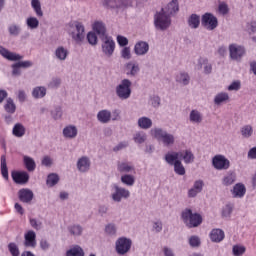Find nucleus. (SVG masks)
I'll return each instance as SVG.
<instances>
[{
  "mask_svg": "<svg viewBox=\"0 0 256 256\" xmlns=\"http://www.w3.org/2000/svg\"><path fill=\"white\" fill-rule=\"evenodd\" d=\"M0 55L4 59H7V61H21V59H23L22 55L15 53V52H11V51H9V49H7L1 45H0Z\"/></svg>",
  "mask_w": 256,
  "mask_h": 256,
  "instance_id": "nucleus-17",
  "label": "nucleus"
},
{
  "mask_svg": "<svg viewBox=\"0 0 256 256\" xmlns=\"http://www.w3.org/2000/svg\"><path fill=\"white\" fill-rule=\"evenodd\" d=\"M77 170L79 173H89L91 169V159L87 156H82L77 160Z\"/></svg>",
  "mask_w": 256,
  "mask_h": 256,
  "instance_id": "nucleus-15",
  "label": "nucleus"
},
{
  "mask_svg": "<svg viewBox=\"0 0 256 256\" xmlns=\"http://www.w3.org/2000/svg\"><path fill=\"white\" fill-rule=\"evenodd\" d=\"M189 121L192 125H201L203 123V113L197 109H193L189 113Z\"/></svg>",
  "mask_w": 256,
  "mask_h": 256,
  "instance_id": "nucleus-26",
  "label": "nucleus"
},
{
  "mask_svg": "<svg viewBox=\"0 0 256 256\" xmlns=\"http://www.w3.org/2000/svg\"><path fill=\"white\" fill-rule=\"evenodd\" d=\"M179 157L180 152L170 151L165 154L164 160L166 161V163H168V165H175L177 161H181L179 160Z\"/></svg>",
  "mask_w": 256,
  "mask_h": 256,
  "instance_id": "nucleus-37",
  "label": "nucleus"
},
{
  "mask_svg": "<svg viewBox=\"0 0 256 256\" xmlns=\"http://www.w3.org/2000/svg\"><path fill=\"white\" fill-rule=\"evenodd\" d=\"M54 59L56 61H60V63H64L69 58V48L65 46H57L54 50Z\"/></svg>",
  "mask_w": 256,
  "mask_h": 256,
  "instance_id": "nucleus-14",
  "label": "nucleus"
},
{
  "mask_svg": "<svg viewBox=\"0 0 256 256\" xmlns=\"http://www.w3.org/2000/svg\"><path fill=\"white\" fill-rule=\"evenodd\" d=\"M86 37L89 45H92V47H95V45H97L99 40L95 32H88Z\"/></svg>",
  "mask_w": 256,
  "mask_h": 256,
  "instance_id": "nucleus-58",
  "label": "nucleus"
},
{
  "mask_svg": "<svg viewBox=\"0 0 256 256\" xmlns=\"http://www.w3.org/2000/svg\"><path fill=\"white\" fill-rule=\"evenodd\" d=\"M25 25L29 31L39 29V19L35 16H28L25 20Z\"/></svg>",
  "mask_w": 256,
  "mask_h": 256,
  "instance_id": "nucleus-36",
  "label": "nucleus"
},
{
  "mask_svg": "<svg viewBox=\"0 0 256 256\" xmlns=\"http://www.w3.org/2000/svg\"><path fill=\"white\" fill-rule=\"evenodd\" d=\"M203 187H205L203 180L199 179L194 181L193 186L188 190V197L194 199V197H197V195L203 191Z\"/></svg>",
  "mask_w": 256,
  "mask_h": 256,
  "instance_id": "nucleus-18",
  "label": "nucleus"
},
{
  "mask_svg": "<svg viewBox=\"0 0 256 256\" xmlns=\"http://www.w3.org/2000/svg\"><path fill=\"white\" fill-rule=\"evenodd\" d=\"M241 89V81L234 80L228 85L227 91H239Z\"/></svg>",
  "mask_w": 256,
  "mask_h": 256,
  "instance_id": "nucleus-61",
  "label": "nucleus"
},
{
  "mask_svg": "<svg viewBox=\"0 0 256 256\" xmlns=\"http://www.w3.org/2000/svg\"><path fill=\"white\" fill-rule=\"evenodd\" d=\"M190 247L197 248L201 246V238L199 236H190L188 239Z\"/></svg>",
  "mask_w": 256,
  "mask_h": 256,
  "instance_id": "nucleus-59",
  "label": "nucleus"
},
{
  "mask_svg": "<svg viewBox=\"0 0 256 256\" xmlns=\"http://www.w3.org/2000/svg\"><path fill=\"white\" fill-rule=\"evenodd\" d=\"M8 249L12 256H19V247L17 246V244L11 242L10 244H8Z\"/></svg>",
  "mask_w": 256,
  "mask_h": 256,
  "instance_id": "nucleus-63",
  "label": "nucleus"
},
{
  "mask_svg": "<svg viewBox=\"0 0 256 256\" xmlns=\"http://www.w3.org/2000/svg\"><path fill=\"white\" fill-rule=\"evenodd\" d=\"M120 181L122 185H125L126 187H133L135 185L136 178L133 174H122Z\"/></svg>",
  "mask_w": 256,
  "mask_h": 256,
  "instance_id": "nucleus-40",
  "label": "nucleus"
},
{
  "mask_svg": "<svg viewBox=\"0 0 256 256\" xmlns=\"http://www.w3.org/2000/svg\"><path fill=\"white\" fill-rule=\"evenodd\" d=\"M228 49L230 59H232V61H241V59L245 57L246 50L244 46L239 44H230Z\"/></svg>",
  "mask_w": 256,
  "mask_h": 256,
  "instance_id": "nucleus-12",
  "label": "nucleus"
},
{
  "mask_svg": "<svg viewBox=\"0 0 256 256\" xmlns=\"http://www.w3.org/2000/svg\"><path fill=\"white\" fill-rule=\"evenodd\" d=\"M60 85H61V78H58V77L52 78L48 83L49 89H58Z\"/></svg>",
  "mask_w": 256,
  "mask_h": 256,
  "instance_id": "nucleus-62",
  "label": "nucleus"
},
{
  "mask_svg": "<svg viewBox=\"0 0 256 256\" xmlns=\"http://www.w3.org/2000/svg\"><path fill=\"white\" fill-rule=\"evenodd\" d=\"M131 197V191L125 187H121L118 184H113L110 194V199L114 203H121L123 199H129Z\"/></svg>",
  "mask_w": 256,
  "mask_h": 256,
  "instance_id": "nucleus-5",
  "label": "nucleus"
},
{
  "mask_svg": "<svg viewBox=\"0 0 256 256\" xmlns=\"http://www.w3.org/2000/svg\"><path fill=\"white\" fill-rule=\"evenodd\" d=\"M117 171L124 174L135 173V165L129 161H119L117 163Z\"/></svg>",
  "mask_w": 256,
  "mask_h": 256,
  "instance_id": "nucleus-21",
  "label": "nucleus"
},
{
  "mask_svg": "<svg viewBox=\"0 0 256 256\" xmlns=\"http://www.w3.org/2000/svg\"><path fill=\"white\" fill-rule=\"evenodd\" d=\"M66 31L77 45H81L85 41V25L83 23L79 21L69 22L66 25Z\"/></svg>",
  "mask_w": 256,
  "mask_h": 256,
  "instance_id": "nucleus-1",
  "label": "nucleus"
},
{
  "mask_svg": "<svg viewBox=\"0 0 256 256\" xmlns=\"http://www.w3.org/2000/svg\"><path fill=\"white\" fill-rule=\"evenodd\" d=\"M66 256H85V251L79 245H73L66 251Z\"/></svg>",
  "mask_w": 256,
  "mask_h": 256,
  "instance_id": "nucleus-43",
  "label": "nucleus"
},
{
  "mask_svg": "<svg viewBox=\"0 0 256 256\" xmlns=\"http://www.w3.org/2000/svg\"><path fill=\"white\" fill-rule=\"evenodd\" d=\"M11 175L14 183H17V185L29 183V173L25 171H12Z\"/></svg>",
  "mask_w": 256,
  "mask_h": 256,
  "instance_id": "nucleus-16",
  "label": "nucleus"
},
{
  "mask_svg": "<svg viewBox=\"0 0 256 256\" xmlns=\"http://www.w3.org/2000/svg\"><path fill=\"white\" fill-rule=\"evenodd\" d=\"M126 74L129 77H137L139 75V72L141 71V67H139V63L130 61L126 63Z\"/></svg>",
  "mask_w": 256,
  "mask_h": 256,
  "instance_id": "nucleus-25",
  "label": "nucleus"
},
{
  "mask_svg": "<svg viewBox=\"0 0 256 256\" xmlns=\"http://www.w3.org/2000/svg\"><path fill=\"white\" fill-rule=\"evenodd\" d=\"M245 251H247V248L241 244H236L232 247V255L234 256H243Z\"/></svg>",
  "mask_w": 256,
  "mask_h": 256,
  "instance_id": "nucleus-49",
  "label": "nucleus"
},
{
  "mask_svg": "<svg viewBox=\"0 0 256 256\" xmlns=\"http://www.w3.org/2000/svg\"><path fill=\"white\" fill-rule=\"evenodd\" d=\"M149 0H105L104 5L111 9H121L123 7H132L135 3H147Z\"/></svg>",
  "mask_w": 256,
  "mask_h": 256,
  "instance_id": "nucleus-7",
  "label": "nucleus"
},
{
  "mask_svg": "<svg viewBox=\"0 0 256 256\" xmlns=\"http://www.w3.org/2000/svg\"><path fill=\"white\" fill-rule=\"evenodd\" d=\"M231 213H233V205L232 204H226L222 208V217L225 219H229L231 217Z\"/></svg>",
  "mask_w": 256,
  "mask_h": 256,
  "instance_id": "nucleus-57",
  "label": "nucleus"
},
{
  "mask_svg": "<svg viewBox=\"0 0 256 256\" xmlns=\"http://www.w3.org/2000/svg\"><path fill=\"white\" fill-rule=\"evenodd\" d=\"M47 95V87L36 86L32 89L33 99H43Z\"/></svg>",
  "mask_w": 256,
  "mask_h": 256,
  "instance_id": "nucleus-38",
  "label": "nucleus"
},
{
  "mask_svg": "<svg viewBox=\"0 0 256 256\" xmlns=\"http://www.w3.org/2000/svg\"><path fill=\"white\" fill-rule=\"evenodd\" d=\"M96 118L102 125H107V123H111V111L108 109L100 110L97 113Z\"/></svg>",
  "mask_w": 256,
  "mask_h": 256,
  "instance_id": "nucleus-28",
  "label": "nucleus"
},
{
  "mask_svg": "<svg viewBox=\"0 0 256 256\" xmlns=\"http://www.w3.org/2000/svg\"><path fill=\"white\" fill-rule=\"evenodd\" d=\"M133 241L127 237H120L115 242V250L118 255H127L128 251H131Z\"/></svg>",
  "mask_w": 256,
  "mask_h": 256,
  "instance_id": "nucleus-9",
  "label": "nucleus"
},
{
  "mask_svg": "<svg viewBox=\"0 0 256 256\" xmlns=\"http://www.w3.org/2000/svg\"><path fill=\"white\" fill-rule=\"evenodd\" d=\"M133 82L129 79H122L115 88L116 97L121 101H127L131 97Z\"/></svg>",
  "mask_w": 256,
  "mask_h": 256,
  "instance_id": "nucleus-3",
  "label": "nucleus"
},
{
  "mask_svg": "<svg viewBox=\"0 0 256 256\" xmlns=\"http://www.w3.org/2000/svg\"><path fill=\"white\" fill-rule=\"evenodd\" d=\"M57 183H59V175L55 173L49 174L46 180V185L48 187H55Z\"/></svg>",
  "mask_w": 256,
  "mask_h": 256,
  "instance_id": "nucleus-53",
  "label": "nucleus"
},
{
  "mask_svg": "<svg viewBox=\"0 0 256 256\" xmlns=\"http://www.w3.org/2000/svg\"><path fill=\"white\" fill-rule=\"evenodd\" d=\"M174 167V173H176V175H185L186 171H185V166H183V162L180 161H176V163L173 165Z\"/></svg>",
  "mask_w": 256,
  "mask_h": 256,
  "instance_id": "nucleus-55",
  "label": "nucleus"
},
{
  "mask_svg": "<svg viewBox=\"0 0 256 256\" xmlns=\"http://www.w3.org/2000/svg\"><path fill=\"white\" fill-rule=\"evenodd\" d=\"M12 133L14 137H23L25 135V126L20 123L16 124L13 127Z\"/></svg>",
  "mask_w": 256,
  "mask_h": 256,
  "instance_id": "nucleus-52",
  "label": "nucleus"
},
{
  "mask_svg": "<svg viewBox=\"0 0 256 256\" xmlns=\"http://www.w3.org/2000/svg\"><path fill=\"white\" fill-rule=\"evenodd\" d=\"M237 181V174L233 171H229L223 178H222V185L225 187H229L233 185Z\"/></svg>",
  "mask_w": 256,
  "mask_h": 256,
  "instance_id": "nucleus-39",
  "label": "nucleus"
},
{
  "mask_svg": "<svg viewBox=\"0 0 256 256\" xmlns=\"http://www.w3.org/2000/svg\"><path fill=\"white\" fill-rule=\"evenodd\" d=\"M51 116L58 121V119H61L63 117V109L61 108V106H57L55 107L52 111H51Z\"/></svg>",
  "mask_w": 256,
  "mask_h": 256,
  "instance_id": "nucleus-60",
  "label": "nucleus"
},
{
  "mask_svg": "<svg viewBox=\"0 0 256 256\" xmlns=\"http://www.w3.org/2000/svg\"><path fill=\"white\" fill-rule=\"evenodd\" d=\"M172 20L168 14L161 10L154 15V27L157 31H167L171 27Z\"/></svg>",
  "mask_w": 256,
  "mask_h": 256,
  "instance_id": "nucleus-4",
  "label": "nucleus"
},
{
  "mask_svg": "<svg viewBox=\"0 0 256 256\" xmlns=\"http://www.w3.org/2000/svg\"><path fill=\"white\" fill-rule=\"evenodd\" d=\"M187 25L190 29H199L201 26V16L198 14H191L187 18Z\"/></svg>",
  "mask_w": 256,
  "mask_h": 256,
  "instance_id": "nucleus-33",
  "label": "nucleus"
},
{
  "mask_svg": "<svg viewBox=\"0 0 256 256\" xmlns=\"http://www.w3.org/2000/svg\"><path fill=\"white\" fill-rule=\"evenodd\" d=\"M8 33L12 37H19L21 35V26L15 23L10 24L8 26Z\"/></svg>",
  "mask_w": 256,
  "mask_h": 256,
  "instance_id": "nucleus-47",
  "label": "nucleus"
},
{
  "mask_svg": "<svg viewBox=\"0 0 256 256\" xmlns=\"http://www.w3.org/2000/svg\"><path fill=\"white\" fill-rule=\"evenodd\" d=\"M182 221L187 225V227L193 228V227H199V224L202 223L203 219L201 218V215L194 213L191 211V209H185L182 212Z\"/></svg>",
  "mask_w": 256,
  "mask_h": 256,
  "instance_id": "nucleus-6",
  "label": "nucleus"
},
{
  "mask_svg": "<svg viewBox=\"0 0 256 256\" xmlns=\"http://www.w3.org/2000/svg\"><path fill=\"white\" fill-rule=\"evenodd\" d=\"M241 135L244 139H249L253 135V127L251 125H245L241 129Z\"/></svg>",
  "mask_w": 256,
  "mask_h": 256,
  "instance_id": "nucleus-56",
  "label": "nucleus"
},
{
  "mask_svg": "<svg viewBox=\"0 0 256 256\" xmlns=\"http://www.w3.org/2000/svg\"><path fill=\"white\" fill-rule=\"evenodd\" d=\"M1 174L6 181L9 180V170L7 169V160L5 156H1Z\"/></svg>",
  "mask_w": 256,
  "mask_h": 256,
  "instance_id": "nucleus-48",
  "label": "nucleus"
},
{
  "mask_svg": "<svg viewBox=\"0 0 256 256\" xmlns=\"http://www.w3.org/2000/svg\"><path fill=\"white\" fill-rule=\"evenodd\" d=\"M210 239L213 243H221L225 239V232L221 229H213L210 232Z\"/></svg>",
  "mask_w": 256,
  "mask_h": 256,
  "instance_id": "nucleus-35",
  "label": "nucleus"
},
{
  "mask_svg": "<svg viewBox=\"0 0 256 256\" xmlns=\"http://www.w3.org/2000/svg\"><path fill=\"white\" fill-rule=\"evenodd\" d=\"M201 25L206 31H215V28L219 27V20L212 13H205L202 15Z\"/></svg>",
  "mask_w": 256,
  "mask_h": 256,
  "instance_id": "nucleus-10",
  "label": "nucleus"
},
{
  "mask_svg": "<svg viewBox=\"0 0 256 256\" xmlns=\"http://www.w3.org/2000/svg\"><path fill=\"white\" fill-rule=\"evenodd\" d=\"M150 135L160 141L164 147H173L175 145V135L156 127L150 130Z\"/></svg>",
  "mask_w": 256,
  "mask_h": 256,
  "instance_id": "nucleus-2",
  "label": "nucleus"
},
{
  "mask_svg": "<svg viewBox=\"0 0 256 256\" xmlns=\"http://www.w3.org/2000/svg\"><path fill=\"white\" fill-rule=\"evenodd\" d=\"M204 67V73L206 75H209L211 73V71H213V65H211V63H209V59L205 58V57H200L198 59V64L196 65V69H203Z\"/></svg>",
  "mask_w": 256,
  "mask_h": 256,
  "instance_id": "nucleus-27",
  "label": "nucleus"
},
{
  "mask_svg": "<svg viewBox=\"0 0 256 256\" xmlns=\"http://www.w3.org/2000/svg\"><path fill=\"white\" fill-rule=\"evenodd\" d=\"M161 11L164 12L169 17H173L179 13V0H171L166 6L161 8Z\"/></svg>",
  "mask_w": 256,
  "mask_h": 256,
  "instance_id": "nucleus-13",
  "label": "nucleus"
},
{
  "mask_svg": "<svg viewBox=\"0 0 256 256\" xmlns=\"http://www.w3.org/2000/svg\"><path fill=\"white\" fill-rule=\"evenodd\" d=\"M23 163H24L27 171H30V172L35 171V169L37 167L35 160L29 156H23Z\"/></svg>",
  "mask_w": 256,
  "mask_h": 256,
  "instance_id": "nucleus-45",
  "label": "nucleus"
},
{
  "mask_svg": "<svg viewBox=\"0 0 256 256\" xmlns=\"http://www.w3.org/2000/svg\"><path fill=\"white\" fill-rule=\"evenodd\" d=\"M137 127L142 131H148L153 127V119L148 116H141L137 119Z\"/></svg>",
  "mask_w": 256,
  "mask_h": 256,
  "instance_id": "nucleus-24",
  "label": "nucleus"
},
{
  "mask_svg": "<svg viewBox=\"0 0 256 256\" xmlns=\"http://www.w3.org/2000/svg\"><path fill=\"white\" fill-rule=\"evenodd\" d=\"M67 229L72 237H81L83 235V227L79 224H72Z\"/></svg>",
  "mask_w": 256,
  "mask_h": 256,
  "instance_id": "nucleus-42",
  "label": "nucleus"
},
{
  "mask_svg": "<svg viewBox=\"0 0 256 256\" xmlns=\"http://www.w3.org/2000/svg\"><path fill=\"white\" fill-rule=\"evenodd\" d=\"M104 233L107 237H117V224L108 223L104 227Z\"/></svg>",
  "mask_w": 256,
  "mask_h": 256,
  "instance_id": "nucleus-44",
  "label": "nucleus"
},
{
  "mask_svg": "<svg viewBox=\"0 0 256 256\" xmlns=\"http://www.w3.org/2000/svg\"><path fill=\"white\" fill-rule=\"evenodd\" d=\"M18 197L22 203H31L33 201V191L23 188L19 190Z\"/></svg>",
  "mask_w": 256,
  "mask_h": 256,
  "instance_id": "nucleus-31",
  "label": "nucleus"
},
{
  "mask_svg": "<svg viewBox=\"0 0 256 256\" xmlns=\"http://www.w3.org/2000/svg\"><path fill=\"white\" fill-rule=\"evenodd\" d=\"M175 81L179 85H183L185 87V86L189 85V83L191 81V77L189 76V73H187L185 71H181L175 75Z\"/></svg>",
  "mask_w": 256,
  "mask_h": 256,
  "instance_id": "nucleus-32",
  "label": "nucleus"
},
{
  "mask_svg": "<svg viewBox=\"0 0 256 256\" xmlns=\"http://www.w3.org/2000/svg\"><path fill=\"white\" fill-rule=\"evenodd\" d=\"M115 40L111 36H103L101 38V50L105 57H113L115 53Z\"/></svg>",
  "mask_w": 256,
  "mask_h": 256,
  "instance_id": "nucleus-8",
  "label": "nucleus"
},
{
  "mask_svg": "<svg viewBox=\"0 0 256 256\" xmlns=\"http://www.w3.org/2000/svg\"><path fill=\"white\" fill-rule=\"evenodd\" d=\"M212 166L217 171H227V169L231 167V162L229 161V159H227V157L218 154L212 158Z\"/></svg>",
  "mask_w": 256,
  "mask_h": 256,
  "instance_id": "nucleus-11",
  "label": "nucleus"
},
{
  "mask_svg": "<svg viewBox=\"0 0 256 256\" xmlns=\"http://www.w3.org/2000/svg\"><path fill=\"white\" fill-rule=\"evenodd\" d=\"M246 31L248 33H256V21H250L246 24Z\"/></svg>",
  "mask_w": 256,
  "mask_h": 256,
  "instance_id": "nucleus-64",
  "label": "nucleus"
},
{
  "mask_svg": "<svg viewBox=\"0 0 256 256\" xmlns=\"http://www.w3.org/2000/svg\"><path fill=\"white\" fill-rule=\"evenodd\" d=\"M92 29H93L94 33H97V35H99L100 39H102V37L107 36L105 34V33H107V28H105V24L101 21L94 22Z\"/></svg>",
  "mask_w": 256,
  "mask_h": 256,
  "instance_id": "nucleus-34",
  "label": "nucleus"
},
{
  "mask_svg": "<svg viewBox=\"0 0 256 256\" xmlns=\"http://www.w3.org/2000/svg\"><path fill=\"white\" fill-rule=\"evenodd\" d=\"M148 105H150V107H153L154 109H159V107L161 106V98L157 95L150 96L148 100Z\"/></svg>",
  "mask_w": 256,
  "mask_h": 256,
  "instance_id": "nucleus-51",
  "label": "nucleus"
},
{
  "mask_svg": "<svg viewBox=\"0 0 256 256\" xmlns=\"http://www.w3.org/2000/svg\"><path fill=\"white\" fill-rule=\"evenodd\" d=\"M133 141L136 145H143L147 142V133L143 130L137 131L133 135Z\"/></svg>",
  "mask_w": 256,
  "mask_h": 256,
  "instance_id": "nucleus-41",
  "label": "nucleus"
},
{
  "mask_svg": "<svg viewBox=\"0 0 256 256\" xmlns=\"http://www.w3.org/2000/svg\"><path fill=\"white\" fill-rule=\"evenodd\" d=\"M24 245L26 247H36L37 245V234H35V231L29 230L25 235H24Z\"/></svg>",
  "mask_w": 256,
  "mask_h": 256,
  "instance_id": "nucleus-30",
  "label": "nucleus"
},
{
  "mask_svg": "<svg viewBox=\"0 0 256 256\" xmlns=\"http://www.w3.org/2000/svg\"><path fill=\"white\" fill-rule=\"evenodd\" d=\"M179 153L180 159H182L185 165H191L192 163H195V154H193V151H191V149H186Z\"/></svg>",
  "mask_w": 256,
  "mask_h": 256,
  "instance_id": "nucleus-29",
  "label": "nucleus"
},
{
  "mask_svg": "<svg viewBox=\"0 0 256 256\" xmlns=\"http://www.w3.org/2000/svg\"><path fill=\"white\" fill-rule=\"evenodd\" d=\"M218 13L219 15H227L229 13V5L225 1H219L218 2Z\"/></svg>",
  "mask_w": 256,
  "mask_h": 256,
  "instance_id": "nucleus-54",
  "label": "nucleus"
},
{
  "mask_svg": "<svg viewBox=\"0 0 256 256\" xmlns=\"http://www.w3.org/2000/svg\"><path fill=\"white\" fill-rule=\"evenodd\" d=\"M62 135L64 139H76L77 135H79V129H77V126L70 124L63 128Z\"/></svg>",
  "mask_w": 256,
  "mask_h": 256,
  "instance_id": "nucleus-19",
  "label": "nucleus"
},
{
  "mask_svg": "<svg viewBox=\"0 0 256 256\" xmlns=\"http://www.w3.org/2000/svg\"><path fill=\"white\" fill-rule=\"evenodd\" d=\"M213 101H214V105H216L217 107H221V105H227V103L231 101V97L227 92H218L214 96Z\"/></svg>",
  "mask_w": 256,
  "mask_h": 256,
  "instance_id": "nucleus-23",
  "label": "nucleus"
},
{
  "mask_svg": "<svg viewBox=\"0 0 256 256\" xmlns=\"http://www.w3.org/2000/svg\"><path fill=\"white\" fill-rule=\"evenodd\" d=\"M134 53L137 57H144V55L149 53V43L145 41H138L134 45Z\"/></svg>",
  "mask_w": 256,
  "mask_h": 256,
  "instance_id": "nucleus-20",
  "label": "nucleus"
},
{
  "mask_svg": "<svg viewBox=\"0 0 256 256\" xmlns=\"http://www.w3.org/2000/svg\"><path fill=\"white\" fill-rule=\"evenodd\" d=\"M231 193L234 199H243L245 197V193H247V187H245V184L243 183H237L233 186Z\"/></svg>",
  "mask_w": 256,
  "mask_h": 256,
  "instance_id": "nucleus-22",
  "label": "nucleus"
},
{
  "mask_svg": "<svg viewBox=\"0 0 256 256\" xmlns=\"http://www.w3.org/2000/svg\"><path fill=\"white\" fill-rule=\"evenodd\" d=\"M4 109H5L6 113H10V114L15 113V111L17 109V106L15 105V102H13V99L8 98L6 100V103L4 105Z\"/></svg>",
  "mask_w": 256,
  "mask_h": 256,
  "instance_id": "nucleus-50",
  "label": "nucleus"
},
{
  "mask_svg": "<svg viewBox=\"0 0 256 256\" xmlns=\"http://www.w3.org/2000/svg\"><path fill=\"white\" fill-rule=\"evenodd\" d=\"M31 7L36 14V17H43V9L41 8L40 0H31Z\"/></svg>",
  "mask_w": 256,
  "mask_h": 256,
  "instance_id": "nucleus-46",
  "label": "nucleus"
}]
</instances>
